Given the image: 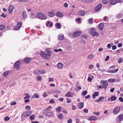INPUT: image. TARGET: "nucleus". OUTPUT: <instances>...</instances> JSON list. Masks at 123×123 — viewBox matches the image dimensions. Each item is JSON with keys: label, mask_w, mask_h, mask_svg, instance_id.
I'll list each match as a JSON object with an SVG mask.
<instances>
[{"label": "nucleus", "mask_w": 123, "mask_h": 123, "mask_svg": "<svg viewBox=\"0 0 123 123\" xmlns=\"http://www.w3.org/2000/svg\"><path fill=\"white\" fill-rule=\"evenodd\" d=\"M34 73L35 74H39L41 73L40 71L38 70H36L34 71Z\"/></svg>", "instance_id": "32"}, {"label": "nucleus", "mask_w": 123, "mask_h": 123, "mask_svg": "<svg viewBox=\"0 0 123 123\" xmlns=\"http://www.w3.org/2000/svg\"><path fill=\"white\" fill-rule=\"evenodd\" d=\"M32 97L33 98H39V96L37 93H35L34 94V95L33 96H32Z\"/></svg>", "instance_id": "34"}, {"label": "nucleus", "mask_w": 123, "mask_h": 123, "mask_svg": "<svg viewBox=\"0 0 123 123\" xmlns=\"http://www.w3.org/2000/svg\"><path fill=\"white\" fill-rule=\"evenodd\" d=\"M22 15L23 17L24 18H26L27 17V14L25 12V11L22 13Z\"/></svg>", "instance_id": "29"}, {"label": "nucleus", "mask_w": 123, "mask_h": 123, "mask_svg": "<svg viewBox=\"0 0 123 123\" xmlns=\"http://www.w3.org/2000/svg\"><path fill=\"white\" fill-rule=\"evenodd\" d=\"M16 104V103L15 101H13L12 103H11L10 105H15Z\"/></svg>", "instance_id": "60"}, {"label": "nucleus", "mask_w": 123, "mask_h": 123, "mask_svg": "<svg viewBox=\"0 0 123 123\" xmlns=\"http://www.w3.org/2000/svg\"><path fill=\"white\" fill-rule=\"evenodd\" d=\"M0 16L1 17H3L4 18H6V15L4 14V13H3L1 15H0Z\"/></svg>", "instance_id": "53"}, {"label": "nucleus", "mask_w": 123, "mask_h": 123, "mask_svg": "<svg viewBox=\"0 0 123 123\" xmlns=\"http://www.w3.org/2000/svg\"><path fill=\"white\" fill-rule=\"evenodd\" d=\"M117 47L116 46L114 45L112 47V49L113 50H114L117 49Z\"/></svg>", "instance_id": "57"}, {"label": "nucleus", "mask_w": 123, "mask_h": 123, "mask_svg": "<svg viewBox=\"0 0 123 123\" xmlns=\"http://www.w3.org/2000/svg\"><path fill=\"white\" fill-rule=\"evenodd\" d=\"M110 3L111 4L115 5L117 3V0H110Z\"/></svg>", "instance_id": "19"}, {"label": "nucleus", "mask_w": 123, "mask_h": 123, "mask_svg": "<svg viewBox=\"0 0 123 123\" xmlns=\"http://www.w3.org/2000/svg\"><path fill=\"white\" fill-rule=\"evenodd\" d=\"M88 59H92L93 57V55H89L88 56Z\"/></svg>", "instance_id": "51"}, {"label": "nucleus", "mask_w": 123, "mask_h": 123, "mask_svg": "<svg viewBox=\"0 0 123 123\" xmlns=\"http://www.w3.org/2000/svg\"><path fill=\"white\" fill-rule=\"evenodd\" d=\"M31 59L30 58H28L25 59L24 62V63H29L31 61Z\"/></svg>", "instance_id": "18"}, {"label": "nucleus", "mask_w": 123, "mask_h": 123, "mask_svg": "<svg viewBox=\"0 0 123 123\" xmlns=\"http://www.w3.org/2000/svg\"><path fill=\"white\" fill-rule=\"evenodd\" d=\"M103 88H104L105 89H106L107 87L108 86V82L106 80L102 84Z\"/></svg>", "instance_id": "16"}, {"label": "nucleus", "mask_w": 123, "mask_h": 123, "mask_svg": "<svg viewBox=\"0 0 123 123\" xmlns=\"http://www.w3.org/2000/svg\"><path fill=\"white\" fill-rule=\"evenodd\" d=\"M48 95L47 93L46 92H44L43 96V97H45L47 96Z\"/></svg>", "instance_id": "50"}, {"label": "nucleus", "mask_w": 123, "mask_h": 123, "mask_svg": "<svg viewBox=\"0 0 123 123\" xmlns=\"http://www.w3.org/2000/svg\"><path fill=\"white\" fill-rule=\"evenodd\" d=\"M51 108L52 107L49 106L48 107L47 109L44 110L43 111V113L45 115L47 116V114H48V113L50 111L49 108Z\"/></svg>", "instance_id": "7"}, {"label": "nucleus", "mask_w": 123, "mask_h": 123, "mask_svg": "<svg viewBox=\"0 0 123 123\" xmlns=\"http://www.w3.org/2000/svg\"><path fill=\"white\" fill-rule=\"evenodd\" d=\"M55 27L58 29H60L61 27V24L59 22L56 23L55 25Z\"/></svg>", "instance_id": "23"}, {"label": "nucleus", "mask_w": 123, "mask_h": 123, "mask_svg": "<svg viewBox=\"0 0 123 123\" xmlns=\"http://www.w3.org/2000/svg\"><path fill=\"white\" fill-rule=\"evenodd\" d=\"M109 56H107L106 58L105 59V61H107L109 60Z\"/></svg>", "instance_id": "56"}, {"label": "nucleus", "mask_w": 123, "mask_h": 123, "mask_svg": "<svg viewBox=\"0 0 123 123\" xmlns=\"http://www.w3.org/2000/svg\"><path fill=\"white\" fill-rule=\"evenodd\" d=\"M54 51L55 52H57L58 51L61 52L62 51V50L61 49H55Z\"/></svg>", "instance_id": "43"}, {"label": "nucleus", "mask_w": 123, "mask_h": 123, "mask_svg": "<svg viewBox=\"0 0 123 123\" xmlns=\"http://www.w3.org/2000/svg\"><path fill=\"white\" fill-rule=\"evenodd\" d=\"M56 15L58 17H62L63 16V14L61 12L59 11L57 12L56 13Z\"/></svg>", "instance_id": "14"}, {"label": "nucleus", "mask_w": 123, "mask_h": 123, "mask_svg": "<svg viewBox=\"0 0 123 123\" xmlns=\"http://www.w3.org/2000/svg\"><path fill=\"white\" fill-rule=\"evenodd\" d=\"M14 6L12 5H10L9 6L8 11L9 13H12L13 10Z\"/></svg>", "instance_id": "13"}, {"label": "nucleus", "mask_w": 123, "mask_h": 123, "mask_svg": "<svg viewBox=\"0 0 123 123\" xmlns=\"http://www.w3.org/2000/svg\"><path fill=\"white\" fill-rule=\"evenodd\" d=\"M102 4L100 3L98 4L94 9L95 11H98L100 10L102 6Z\"/></svg>", "instance_id": "11"}, {"label": "nucleus", "mask_w": 123, "mask_h": 123, "mask_svg": "<svg viewBox=\"0 0 123 123\" xmlns=\"http://www.w3.org/2000/svg\"><path fill=\"white\" fill-rule=\"evenodd\" d=\"M104 27V25L103 23H100L98 26V28L101 30H103Z\"/></svg>", "instance_id": "17"}, {"label": "nucleus", "mask_w": 123, "mask_h": 123, "mask_svg": "<svg viewBox=\"0 0 123 123\" xmlns=\"http://www.w3.org/2000/svg\"><path fill=\"white\" fill-rule=\"evenodd\" d=\"M38 18H41L43 20L47 18L45 14L40 12H37L36 14Z\"/></svg>", "instance_id": "1"}, {"label": "nucleus", "mask_w": 123, "mask_h": 123, "mask_svg": "<svg viewBox=\"0 0 123 123\" xmlns=\"http://www.w3.org/2000/svg\"><path fill=\"white\" fill-rule=\"evenodd\" d=\"M117 98L115 96H112L111 98V101H113L116 100V99Z\"/></svg>", "instance_id": "30"}, {"label": "nucleus", "mask_w": 123, "mask_h": 123, "mask_svg": "<svg viewBox=\"0 0 123 123\" xmlns=\"http://www.w3.org/2000/svg\"><path fill=\"white\" fill-rule=\"evenodd\" d=\"M68 123H72V119H69V120L68 121Z\"/></svg>", "instance_id": "64"}, {"label": "nucleus", "mask_w": 123, "mask_h": 123, "mask_svg": "<svg viewBox=\"0 0 123 123\" xmlns=\"http://www.w3.org/2000/svg\"><path fill=\"white\" fill-rule=\"evenodd\" d=\"M78 13L79 15L83 16L85 15V13L84 11L82 10L79 11Z\"/></svg>", "instance_id": "15"}, {"label": "nucleus", "mask_w": 123, "mask_h": 123, "mask_svg": "<svg viewBox=\"0 0 123 123\" xmlns=\"http://www.w3.org/2000/svg\"><path fill=\"white\" fill-rule=\"evenodd\" d=\"M64 38V35H59L58 36V39L60 40H63Z\"/></svg>", "instance_id": "27"}, {"label": "nucleus", "mask_w": 123, "mask_h": 123, "mask_svg": "<svg viewBox=\"0 0 123 123\" xmlns=\"http://www.w3.org/2000/svg\"><path fill=\"white\" fill-rule=\"evenodd\" d=\"M37 80L39 81H41L42 79V78L41 76H39L37 78Z\"/></svg>", "instance_id": "55"}, {"label": "nucleus", "mask_w": 123, "mask_h": 123, "mask_svg": "<svg viewBox=\"0 0 123 123\" xmlns=\"http://www.w3.org/2000/svg\"><path fill=\"white\" fill-rule=\"evenodd\" d=\"M76 108V107L74 105H73L72 107V109L73 110H75Z\"/></svg>", "instance_id": "62"}, {"label": "nucleus", "mask_w": 123, "mask_h": 123, "mask_svg": "<svg viewBox=\"0 0 123 123\" xmlns=\"http://www.w3.org/2000/svg\"><path fill=\"white\" fill-rule=\"evenodd\" d=\"M30 0H19V1L20 2H29Z\"/></svg>", "instance_id": "45"}, {"label": "nucleus", "mask_w": 123, "mask_h": 123, "mask_svg": "<svg viewBox=\"0 0 123 123\" xmlns=\"http://www.w3.org/2000/svg\"><path fill=\"white\" fill-rule=\"evenodd\" d=\"M5 28V27L4 25H0V30L2 31Z\"/></svg>", "instance_id": "38"}, {"label": "nucleus", "mask_w": 123, "mask_h": 123, "mask_svg": "<svg viewBox=\"0 0 123 123\" xmlns=\"http://www.w3.org/2000/svg\"><path fill=\"white\" fill-rule=\"evenodd\" d=\"M25 108L27 110H30L31 108L30 106L29 105H27L25 106Z\"/></svg>", "instance_id": "54"}, {"label": "nucleus", "mask_w": 123, "mask_h": 123, "mask_svg": "<svg viewBox=\"0 0 123 123\" xmlns=\"http://www.w3.org/2000/svg\"><path fill=\"white\" fill-rule=\"evenodd\" d=\"M22 25V23L21 22H19L14 27V29L15 30H19L21 28Z\"/></svg>", "instance_id": "4"}, {"label": "nucleus", "mask_w": 123, "mask_h": 123, "mask_svg": "<svg viewBox=\"0 0 123 123\" xmlns=\"http://www.w3.org/2000/svg\"><path fill=\"white\" fill-rule=\"evenodd\" d=\"M46 26H49L50 27H52L53 25V24L52 22H50L49 21H47V23L46 24Z\"/></svg>", "instance_id": "20"}, {"label": "nucleus", "mask_w": 123, "mask_h": 123, "mask_svg": "<svg viewBox=\"0 0 123 123\" xmlns=\"http://www.w3.org/2000/svg\"><path fill=\"white\" fill-rule=\"evenodd\" d=\"M99 95L98 93V92H95L92 95V96L93 99H94L96 98V97L97 96Z\"/></svg>", "instance_id": "25"}, {"label": "nucleus", "mask_w": 123, "mask_h": 123, "mask_svg": "<svg viewBox=\"0 0 123 123\" xmlns=\"http://www.w3.org/2000/svg\"><path fill=\"white\" fill-rule=\"evenodd\" d=\"M30 96L29 95H27L25 96L24 98V99H28L30 98Z\"/></svg>", "instance_id": "47"}, {"label": "nucleus", "mask_w": 123, "mask_h": 123, "mask_svg": "<svg viewBox=\"0 0 123 123\" xmlns=\"http://www.w3.org/2000/svg\"><path fill=\"white\" fill-rule=\"evenodd\" d=\"M61 106L59 107L56 109V111L58 112H61Z\"/></svg>", "instance_id": "35"}, {"label": "nucleus", "mask_w": 123, "mask_h": 123, "mask_svg": "<svg viewBox=\"0 0 123 123\" xmlns=\"http://www.w3.org/2000/svg\"><path fill=\"white\" fill-rule=\"evenodd\" d=\"M119 100L121 102H123V98L122 97H119Z\"/></svg>", "instance_id": "58"}, {"label": "nucleus", "mask_w": 123, "mask_h": 123, "mask_svg": "<svg viewBox=\"0 0 123 123\" xmlns=\"http://www.w3.org/2000/svg\"><path fill=\"white\" fill-rule=\"evenodd\" d=\"M65 95L68 97H71V95L70 92H68L67 93L65 94Z\"/></svg>", "instance_id": "39"}, {"label": "nucleus", "mask_w": 123, "mask_h": 123, "mask_svg": "<svg viewBox=\"0 0 123 123\" xmlns=\"http://www.w3.org/2000/svg\"><path fill=\"white\" fill-rule=\"evenodd\" d=\"M94 66L92 65H89V68L90 69H92L93 68Z\"/></svg>", "instance_id": "59"}, {"label": "nucleus", "mask_w": 123, "mask_h": 123, "mask_svg": "<svg viewBox=\"0 0 123 123\" xmlns=\"http://www.w3.org/2000/svg\"><path fill=\"white\" fill-rule=\"evenodd\" d=\"M10 119V118L8 116H6L4 118V120L5 121H7L9 120Z\"/></svg>", "instance_id": "42"}, {"label": "nucleus", "mask_w": 123, "mask_h": 123, "mask_svg": "<svg viewBox=\"0 0 123 123\" xmlns=\"http://www.w3.org/2000/svg\"><path fill=\"white\" fill-rule=\"evenodd\" d=\"M58 116L59 118L60 119H62L63 118L62 114L61 113L59 114L58 115Z\"/></svg>", "instance_id": "44"}, {"label": "nucleus", "mask_w": 123, "mask_h": 123, "mask_svg": "<svg viewBox=\"0 0 123 123\" xmlns=\"http://www.w3.org/2000/svg\"><path fill=\"white\" fill-rule=\"evenodd\" d=\"M47 57H50V56L51 55V52L50 51H48L47 52Z\"/></svg>", "instance_id": "40"}, {"label": "nucleus", "mask_w": 123, "mask_h": 123, "mask_svg": "<svg viewBox=\"0 0 123 123\" xmlns=\"http://www.w3.org/2000/svg\"><path fill=\"white\" fill-rule=\"evenodd\" d=\"M119 69L118 68H117L115 70H112V73H115L117 72L118 71Z\"/></svg>", "instance_id": "46"}, {"label": "nucleus", "mask_w": 123, "mask_h": 123, "mask_svg": "<svg viewBox=\"0 0 123 123\" xmlns=\"http://www.w3.org/2000/svg\"><path fill=\"white\" fill-rule=\"evenodd\" d=\"M97 117L95 116H91L89 118V120L90 121L94 120H96L97 119Z\"/></svg>", "instance_id": "22"}, {"label": "nucleus", "mask_w": 123, "mask_h": 123, "mask_svg": "<svg viewBox=\"0 0 123 123\" xmlns=\"http://www.w3.org/2000/svg\"><path fill=\"white\" fill-rule=\"evenodd\" d=\"M20 62L19 61H17L14 64V66L15 68L17 69H18L20 68L19 65Z\"/></svg>", "instance_id": "9"}, {"label": "nucleus", "mask_w": 123, "mask_h": 123, "mask_svg": "<svg viewBox=\"0 0 123 123\" xmlns=\"http://www.w3.org/2000/svg\"><path fill=\"white\" fill-rule=\"evenodd\" d=\"M35 117V116L34 115H32L29 117L30 118V119L31 121L33 120L34 119V117Z\"/></svg>", "instance_id": "37"}, {"label": "nucleus", "mask_w": 123, "mask_h": 123, "mask_svg": "<svg viewBox=\"0 0 123 123\" xmlns=\"http://www.w3.org/2000/svg\"><path fill=\"white\" fill-rule=\"evenodd\" d=\"M123 15L122 14L120 13L118 14L116 16L117 18L118 19H120L122 17Z\"/></svg>", "instance_id": "31"}, {"label": "nucleus", "mask_w": 123, "mask_h": 123, "mask_svg": "<svg viewBox=\"0 0 123 123\" xmlns=\"http://www.w3.org/2000/svg\"><path fill=\"white\" fill-rule=\"evenodd\" d=\"M91 33L93 37L94 36L97 37L98 36L99 34L98 33L96 32V29L94 28H92L91 30Z\"/></svg>", "instance_id": "2"}, {"label": "nucleus", "mask_w": 123, "mask_h": 123, "mask_svg": "<svg viewBox=\"0 0 123 123\" xmlns=\"http://www.w3.org/2000/svg\"><path fill=\"white\" fill-rule=\"evenodd\" d=\"M29 111H27L25 112H24L21 115V118L24 119L25 117H27L30 116L31 113V111H30L29 112L30 113V114H29Z\"/></svg>", "instance_id": "5"}, {"label": "nucleus", "mask_w": 123, "mask_h": 123, "mask_svg": "<svg viewBox=\"0 0 123 123\" xmlns=\"http://www.w3.org/2000/svg\"><path fill=\"white\" fill-rule=\"evenodd\" d=\"M116 80L115 79H109L108 81L109 83H112L115 82Z\"/></svg>", "instance_id": "26"}, {"label": "nucleus", "mask_w": 123, "mask_h": 123, "mask_svg": "<svg viewBox=\"0 0 123 123\" xmlns=\"http://www.w3.org/2000/svg\"><path fill=\"white\" fill-rule=\"evenodd\" d=\"M66 99L67 100V103H70L71 102V100L69 98H67Z\"/></svg>", "instance_id": "63"}, {"label": "nucleus", "mask_w": 123, "mask_h": 123, "mask_svg": "<svg viewBox=\"0 0 123 123\" xmlns=\"http://www.w3.org/2000/svg\"><path fill=\"white\" fill-rule=\"evenodd\" d=\"M123 119V114L120 115L116 118V121L118 122H119Z\"/></svg>", "instance_id": "12"}, {"label": "nucleus", "mask_w": 123, "mask_h": 123, "mask_svg": "<svg viewBox=\"0 0 123 123\" xmlns=\"http://www.w3.org/2000/svg\"><path fill=\"white\" fill-rule=\"evenodd\" d=\"M9 71H6L4 73L3 75L5 76H6L9 74Z\"/></svg>", "instance_id": "41"}, {"label": "nucleus", "mask_w": 123, "mask_h": 123, "mask_svg": "<svg viewBox=\"0 0 123 123\" xmlns=\"http://www.w3.org/2000/svg\"><path fill=\"white\" fill-rule=\"evenodd\" d=\"M55 13V11L54 10H52L51 11L48 12V15L49 17H52L54 16Z\"/></svg>", "instance_id": "8"}, {"label": "nucleus", "mask_w": 123, "mask_h": 123, "mask_svg": "<svg viewBox=\"0 0 123 123\" xmlns=\"http://www.w3.org/2000/svg\"><path fill=\"white\" fill-rule=\"evenodd\" d=\"M87 93V91H85L83 92L82 94L83 95L85 96L86 94Z\"/></svg>", "instance_id": "49"}, {"label": "nucleus", "mask_w": 123, "mask_h": 123, "mask_svg": "<svg viewBox=\"0 0 123 123\" xmlns=\"http://www.w3.org/2000/svg\"><path fill=\"white\" fill-rule=\"evenodd\" d=\"M54 113L53 112L50 111L49 113H48V114H47V116L49 117H52L54 115Z\"/></svg>", "instance_id": "33"}, {"label": "nucleus", "mask_w": 123, "mask_h": 123, "mask_svg": "<svg viewBox=\"0 0 123 123\" xmlns=\"http://www.w3.org/2000/svg\"><path fill=\"white\" fill-rule=\"evenodd\" d=\"M57 67L59 68H61L63 67L62 64L61 63H59L57 65Z\"/></svg>", "instance_id": "28"}, {"label": "nucleus", "mask_w": 123, "mask_h": 123, "mask_svg": "<svg viewBox=\"0 0 123 123\" xmlns=\"http://www.w3.org/2000/svg\"><path fill=\"white\" fill-rule=\"evenodd\" d=\"M93 18H90L88 20V21L89 23L90 24H92L93 23Z\"/></svg>", "instance_id": "36"}, {"label": "nucleus", "mask_w": 123, "mask_h": 123, "mask_svg": "<svg viewBox=\"0 0 123 123\" xmlns=\"http://www.w3.org/2000/svg\"><path fill=\"white\" fill-rule=\"evenodd\" d=\"M81 34V32L80 31H77L75 32L73 34V37H76L80 36Z\"/></svg>", "instance_id": "10"}, {"label": "nucleus", "mask_w": 123, "mask_h": 123, "mask_svg": "<svg viewBox=\"0 0 123 123\" xmlns=\"http://www.w3.org/2000/svg\"><path fill=\"white\" fill-rule=\"evenodd\" d=\"M104 97L103 96H101L97 100H96L95 101L96 102H99L101 101L102 99H104Z\"/></svg>", "instance_id": "24"}, {"label": "nucleus", "mask_w": 123, "mask_h": 123, "mask_svg": "<svg viewBox=\"0 0 123 123\" xmlns=\"http://www.w3.org/2000/svg\"><path fill=\"white\" fill-rule=\"evenodd\" d=\"M84 103L83 102H80L78 108L79 109H81L84 107Z\"/></svg>", "instance_id": "21"}, {"label": "nucleus", "mask_w": 123, "mask_h": 123, "mask_svg": "<svg viewBox=\"0 0 123 123\" xmlns=\"http://www.w3.org/2000/svg\"><path fill=\"white\" fill-rule=\"evenodd\" d=\"M40 55L42 56L44 59L46 60H49L50 59V57H47L46 53L43 51H41L40 54Z\"/></svg>", "instance_id": "3"}, {"label": "nucleus", "mask_w": 123, "mask_h": 123, "mask_svg": "<svg viewBox=\"0 0 123 123\" xmlns=\"http://www.w3.org/2000/svg\"><path fill=\"white\" fill-rule=\"evenodd\" d=\"M120 109V107L119 106L116 107L114 109L113 112L114 114H117L119 112Z\"/></svg>", "instance_id": "6"}, {"label": "nucleus", "mask_w": 123, "mask_h": 123, "mask_svg": "<svg viewBox=\"0 0 123 123\" xmlns=\"http://www.w3.org/2000/svg\"><path fill=\"white\" fill-rule=\"evenodd\" d=\"M108 0H102V3L104 4H106L108 2Z\"/></svg>", "instance_id": "48"}, {"label": "nucleus", "mask_w": 123, "mask_h": 123, "mask_svg": "<svg viewBox=\"0 0 123 123\" xmlns=\"http://www.w3.org/2000/svg\"><path fill=\"white\" fill-rule=\"evenodd\" d=\"M123 61V60L121 58H120L118 61V62L119 63H121Z\"/></svg>", "instance_id": "52"}, {"label": "nucleus", "mask_w": 123, "mask_h": 123, "mask_svg": "<svg viewBox=\"0 0 123 123\" xmlns=\"http://www.w3.org/2000/svg\"><path fill=\"white\" fill-rule=\"evenodd\" d=\"M92 80L91 78L89 77H88V81L89 82H91Z\"/></svg>", "instance_id": "61"}]
</instances>
